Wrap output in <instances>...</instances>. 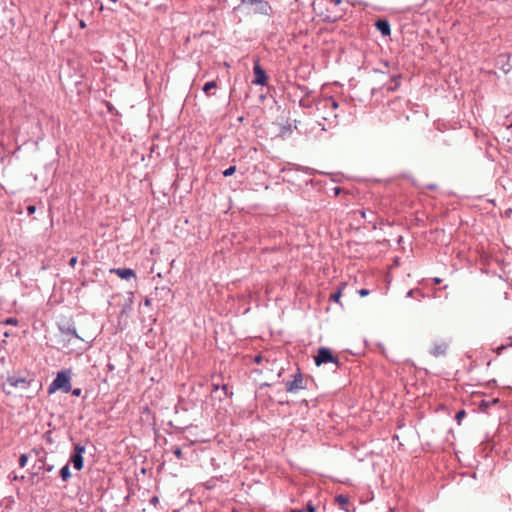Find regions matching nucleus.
I'll return each instance as SVG.
<instances>
[{
  "label": "nucleus",
  "instance_id": "5",
  "mask_svg": "<svg viewBox=\"0 0 512 512\" xmlns=\"http://www.w3.org/2000/svg\"><path fill=\"white\" fill-rule=\"evenodd\" d=\"M253 74H254V79L252 81L253 84L261 85V86L267 85L268 76H267L265 70L260 65L259 59H256L254 61Z\"/></svg>",
  "mask_w": 512,
  "mask_h": 512
},
{
  "label": "nucleus",
  "instance_id": "33",
  "mask_svg": "<svg viewBox=\"0 0 512 512\" xmlns=\"http://www.w3.org/2000/svg\"><path fill=\"white\" fill-rule=\"evenodd\" d=\"M241 3H242V4L250 5V4H253V3H254V0H241Z\"/></svg>",
  "mask_w": 512,
  "mask_h": 512
},
{
  "label": "nucleus",
  "instance_id": "26",
  "mask_svg": "<svg viewBox=\"0 0 512 512\" xmlns=\"http://www.w3.org/2000/svg\"><path fill=\"white\" fill-rule=\"evenodd\" d=\"M304 511H306V512H316V507L311 502H308L307 505H306V509Z\"/></svg>",
  "mask_w": 512,
  "mask_h": 512
},
{
  "label": "nucleus",
  "instance_id": "14",
  "mask_svg": "<svg viewBox=\"0 0 512 512\" xmlns=\"http://www.w3.org/2000/svg\"><path fill=\"white\" fill-rule=\"evenodd\" d=\"M346 284L343 283L340 285V287L337 289V291H335L334 293H332L330 295V301H333V302H336L338 303L340 301V298L342 296V290L345 288Z\"/></svg>",
  "mask_w": 512,
  "mask_h": 512
},
{
  "label": "nucleus",
  "instance_id": "44",
  "mask_svg": "<svg viewBox=\"0 0 512 512\" xmlns=\"http://www.w3.org/2000/svg\"><path fill=\"white\" fill-rule=\"evenodd\" d=\"M508 346H512V342Z\"/></svg>",
  "mask_w": 512,
  "mask_h": 512
},
{
  "label": "nucleus",
  "instance_id": "20",
  "mask_svg": "<svg viewBox=\"0 0 512 512\" xmlns=\"http://www.w3.org/2000/svg\"><path fill=\"white\" fill-rule=\"evenodd\" d=\"M221 390L223 391L225 397L231 398L233 396V392L229 389L228 385H221Z\"/></svg>",
  "mask_w": 512,
  "mask_h": 512
},
{
  "label": "nucleus",
  "instance_id": "15",
  "mask_svg": "<svg viewBox=\"0 0 512 512\" xmlns=\"http://www.w3.org/2000/svg\"><path fill=\"white\" fill-rule=\"evenodd\" d=\"M110 273H115L118 275L121 279H128V268H114L110 269Z\"/></svg>",
  "mask_w": 512,
  "mask_h": 512
},
{
  "label": "nucleus",
  "instance_id": "43",
  "mask_svg": "<svg viewBox=\"0 0 512 512\" xmlns=\"http://www.w3.org/2000/svg\"><path fill=\"white\" fill-rule=\"evenodd\" d=\"M111 2H116L117 0H110Z\"/></svg>",
  "mask_w": 512,
  "mask_h": 512
},
{
  "label": "nucleus",
  "instance_id": "17",
  "mask_svg": "<svg viewBox=\"0 0 512 512\" xmlns=\"http://www.w3.org/2000/svg\"><path fill=\"white\" fill-rule=\"evenodd\" d=\"M60 476H61L63 481H67L71 477V473H70V469H69V465L68 464H66L65 466H63L61 468Z\"/></svg>",
  "mask_w": 512,
  "mask_h": 512
},
{
  "label": "nucleus",
  "instance_id": "22",
  "mask_svg": "<svg viewBox=\"0 0 512 512\" xmlns=\"http://www.w3.org/2000/svg\"><path fill=\"white\" fill-rule=\"evenodd\" d=\"M466 416V412L464 409L462 410H459L456 415H455V419L456 421L458 422V424L461 423V420Z\"/></svg>",
  "mask_w": 512,
  "mask_h": 512
},
{
  "label": "nucleus",
  "instance_id": "25",
  "mask_svg": "<svg viewBox=\"0 0 512 512\" xmlns=\"http://www.w3.org/2000/svg\"><path fill=\"white\" fill-rule=\"evenodd\" d=\"M39 462L41 463V466H39V469H45L47 472L52 471L53 465L46 466L42 460H39Z\"/></svg>",
  "mask_w": 512,
  "mask_h": 512
},
{
  "label": "nucleus",
  "instance_id": "4",
  "mask_svg": "<svg viewBox=\"0 0 512 512\" xmlns=\"http://www.w3.org/2000/svg\"><path fill=\"white\" fill-rule=\"evenodd\" d=\"M293 377V380H288L285 382V388L287 392L296 393L299 390H304L307 388V382L299 370L293 375Z\"/></svg>",
  "mask_w": 512,
  "mask_h": 512
},
{
  "label": "nucleus",
  "instance_id": "1",
  "mask_svg": "<svg viewBox=\"0 0 512 512\" xmlns=\"http://www.w3.org/2000/svg\"><path fill=\"white\" fill-rule=\"evenodd\" d=\"M57 390H61L64 393H68L71 391V383H70V371L63 370L57 373L56 378L52 381V383L48 387V393L52 394Z\"/></svg>",
  "mask_w": 512,
  "mask_h": 512
},
{
  "label": "nucleus",
  "instance_id": "27",
  "mask_svg": "<svg viewBox=\"0 0 512 512\" xmlns=\"http://www.w3.org/2000/svg\"><path fill=\"white\" fill-rule=\"evenodd\" d=\"M35 211H36V206H35V205H29V206L27 207V213H28L29 215L34 214V213H35Z\"/></svg>",
  "mask_w": 512,
  "mask_h": 512
},
{
  "label": "nucleus",
  "instance_id": "11",
  "mask_svg": "<svg viewBox=\"0 0 512 512\" xmlns=\"http://www.w3.org/2000/svg\"><path fill=\"white\" fill-rule=\"evenodd\" d=\"M401 78H402L401 74L393 75L391 77V84H389V85L383 84L382 88H385L387 92L396 91L400 86Z\"/></svg>",
  "mask_w": 512,
  "mask_h": 512
},
{
  "label": "nucleus",
  "instance_id": "32",
  "mask_svg": "<svg viewBox=\"0 0 512 512\" xmlns=\"http://www.w3.org/2000/svg\"><path fill=\"white\" fill-rule=\"evenodd\" d=\"M441 282H442V279H441V278H438V277L433 278V283H434L435 285H438V284H440Z\"/></svg>",
  "mask_w": 512,
  "mask_h": 512
},
{
  "label": "nucleus",
  "instance_id": "3",
  "mask_svg": "<svg viewBox=\"0 0 512 512\" xmlns=\"http://www.w3.org/2000/svg\"><path fill=\"white\" fill-rule=\"evenodd\" d=\"M314 362L316 366H321L327 363H333L336 367H340L341 363L339 358L332 353V351L327 347H319L317 350V354L314 356Z\"/></svg>",
  "mask_w": 512,
  "mask_h": 512
},
{
  "label": "nucleus",
  "instance_id": "24",
  "mask_svg": "<svg viewBox=\"0 0 512 512\" xmlns=\"http://www.w3.org/2000/svg\"><path fill=\"white\" fill-rule=\"evenodd\" d=\"M5 324L7 325H13V326H16L18 324V320L14 317H10V318H7L5 321H4Z\"/></svg>",
  "mask_w": 512,
  "mask_h": 512
},
{
  "label": "nucleus",
  "instance_id": "2",
  "mask_svg": "<svg viewBox=\"0 0 512 512\" xmlns=\"http://www.w3.org/2000/svg\"><path fill=\"white\" fill-rule=\"evenodd\" d=\"M30 385L31 380H28L25 377L13 375L7 378L6 382L3 384L2 389L6 394L10 395L14 393L15 389L26 390L30 387Z\"/></svg>",
  "mask_w": 512,
  "mask_h": 512
},
{
  "label": "nucleus",
  "instance_id": "30",
  "mask_svg": "<svg viewBox=\"0 0 512 512\" xmlns=\"http://www.w3.org/2000/svg\"><path fill=\"white\" fill-rule=\"evenodd\" d=\"M77 263V257H72L69 261V265L74 268Z\"/></svg>",
  "mask_w": 512,
  "mask_h": 512
},
{
  "label": "nucleus",
  "instance_id": "7",
  "mask_svg": "<svg viewBox=\"0 0 512 512\" xmlns=\"http://www.w3.org/2000/svg\"><path fill=\"white\" fill-rule=\"evenodd\" d=\"M496 67L502 70L505 74H508L512 70L510 63V55L508 53H501L496 58Z\"/></svg>",
  "mask_w": 512,
  "mask_h": 512
},
{
  "label": "nucleus",
  "instance_id": "42",
  "mask_svg": "<svg viewBox=\"0 0 512 512\" xmlns=\"http://www.w3.org/2000/svg\"><path fill=\"white\" fill-rule=\"evenodd\" d=\"M12 479H13V480H18V476H17V475H14Z\"/></svg>",
  "mask_w": 512,
  "mask_h": 512
},
{
  "label": "nucleus",
  "instance_id": "39",
  "mask_svg": "<svg viewBox=\"0 0 512 512\" xmlns=\"http://www.w3.org/2000/svg\"><path fill=\"white\" fill-rule=\"evenodd\" d=\"M131 277H135V273H134V271L132 269H130V278Z\"/></svg>",
  "mask_w": 512,
  "mask_h": 512
},
{
  "label": "nucleus",
  "instance_id": "8",
  "mask_svg": "<svg viewBox=\"0 0 512 512\" xmlns=\"http://www.w3.org/2000/svg\"><path fill=\"white\" fill-rule=\"evenodd\" d=\"M449 349V341H439L435 342L433 346L430 349V354L434 357H441L445 356L447 354V351Z\"/></svg>",
  "mask_w": 512,
  "mask_h": 512
},
{
  "label": "nucleus",
  "instance_id": "37",
  "mask_svg": "<svg viewBox=\"0 0 512 512\" xmlns=\"http://www.w3.org/2000/svg\"><path fill=\"white\" fill-rule=\"evenodd\" d=\"M426 1L427 0H421L420 3L418 4V7L421 8L425 4Z\"/></svg>",
  "mask_w": 512,
  "mask_h": 512
},
{
  "label": "nucleus",
  "instance_id": "38",
  "mask_svg": "<svg viewBox=\"0 0 512 512\" xmlns=\"http://www.w3.org/2000/svg\"><path fill=\"white\" fill-rule=\"evenodd\" d=\"M331 1H332L335 5H339V4L342 2V0H331Z\"/></svg>",
  "mask_w": 512,
  "mask_h": 512
},
{
  "label": "nucleus",
  "instance_id": "9",
  "mask_svg": "<svg viewBox=\"0 0 512 512\" xmlns=\"http://www.w3.org/2000/svg\"><path fill=\"white\" fill-rule=\"evenodd\" d=\"M375 27L383 36H389L391 34L390 23L386 18L377 19Z\"/></svg>",
  "mask_w": 512,
  "mask_h": 512
},
{
  "label": "nucleus",
  "instance_id": "45",
  "mask_svg": "<svg viewBox=\"0 0 512 512\" xmlns=\"http://www.w3.org/2000/svg\"><path fill=\"white\" fill-rule=\"evenodd\" d=\"M233 512H236V511H233Z\"/></svg>",
  "mask_w": 512,
  "mask_h": 512
},
{
  "label": "nucleus",
  "instance_id": "18",
  "mask_svg": "<svg viewBox=\"0 0 512 512\" xmlns=\"http://www.w3.org/2000/svg\"><path fill=\"white\" fill-rule=\"evenodd\" d=\"M171 452L178 458V459H182L183 458V452H182V449L179 447V446H172L171 447Z\"/></svg>",
  "mask_w": 512,
  "mask_h": 512
},
{
  "label": "nucleus",
  "instance_id": "10",
  "mask_svg": "<svg viewBox=\"0 0 512 512\" xmlns=\"http://www.w3.org/2000/svg\"><path fill=\"white\" fill-rule=\"evenodd\" d=\"M252 5L255 6V12L261 14L266 15L271 10V6L266 0H254V3Z\"/></svg>",
  "mask_w": 512,
  "mask_h": 512
},
{
  "label": "nucleus",
  "instance_id": "31",
  "mask_svg": "<svg viewBox=\"0 0 512 512\" xmlns=\"http://www.w3.org/2000/svg\"><path fill=\"white\" fill-rule=\"evenodd\" d=\"M212 389H213V391H217V390L221 389V385L212 383Z\"/></svg>",
  "mask_w": 512,
  "mask_h": 512
},
{
  "label": "nucleus",
  "instance_id": "41",
  "mask_svg": "<svg viewBox=\"0 0 512 512\" xmlns=\"http://www.w3.org/2000/svg\"><path fill=\"white\" fill-rule=\"evenodd\" d=\"M374 72H375V73H380L381 75H384V74H385L384 72H381V71H379V70H377V69H374Z\"/></svg>",
  "mask_w": 512,
  "mask_h": 512
},
{
  "label": "nucleus",
  "instance_id": "34",
  "mask_svg": "<svg viewBox=\"0 0 512 512\" xmlns=\"http://www.w3.org/2000/svg\"><path fill=\"white\" fill-rule=\"evenodd\" d=\"M506 347H507L506 345H501V346H499V347L497 348V353H498V354H500V353H501V351H503L504 349H506Z\"/></svg>",
  "mask_w": 512,
  "mask_h": 512
},
{
  "label": "nucleus",
  "instance_id": "12",
  "mask_svg": "<svg viewBox=\"0 0 512 512\" xmlns=\"http://www.w3.org/2000/svg\"><path fill=\"white\" fill-rule=\"evenodd\" d=\"M334 501L336 504L339 505L341 509H343L346 512H349L348 505L350 503V500L347 496L339 494L334 498Z\"/></svg>",
  "mask_w": 512,
  "mask_h": 512
},
{
  "label": "nucleus",
  "instance_id": "6",
  "mask_svg": "<svg viewBox=\"0 0 512 512\" xmlns=\"http://www.w3.org/2000/svg\"><path fill=\"white\" fill-rule=\"evenodd\" d=\"M85 452V447L81 444H76L74 446V453L71 456L70 461L72 462L74 468L76 470H81L83 468V453Z\"/></svg>",
  "mask_w": 512,
  "mask_h": 512
},
{
  "label": "nucleus",
  "instance_id": "36",
  "mask_svg": "<svg viewBox=\"0 0 512 512\" xmlns=\"http://www.w3.org/2000/svg\"><path fill=\"white\" fill-rule=\"evenodd\" d=\"M261 359H262V357L260 355H258L255 357V362L260 363Z\"/></svg>",
  "mask_w": 512,
  "mask_h": 512
},
{
  "label": "nucleus",
  "instance_id": "40",
  "mask_svg": "<svg viewBox=\"0 0 512 512\" xmlns=\"http://www.w3.org/2000/svg\"><path fill=\"white\" fill-rule=\"evenodd\" d=\"M290 512H304V510H300V509H293V510H291Z\"/></svg>",
  "mask_w": 512,
  "mask_h": 512
},
{
  "label": "nucleus",
  "instance_id": "28",
  "mask_svg": "<svg viewBox=\"0 0 512 512\" xmlns=\"http://www.w3.org/2000/svg\"><path fill=\"white\" fill-rule=\"evenodd\" d=\"M73 396L79 397L81 395L82 390L80 388L71 389L70 391Z\"/></svg>",
  "mask_w": 512,
  "mask_h": 512
},
{
  "label": "nucleus",
  "instance_id": "13",
  "mask_svg": "<svg viewBox=\"0 0 512 512\" xmlns=\"http://www.w3.org/2000/svg\"><path fill=\"white\" fill-rule=\"evenodd\" d=\"M320 104L325 109H332L336 110L339 107L338 102L333 97H326L324 98Z\"/></svg>",
  "mask_w": 512,
  "mask_h": 512
},
{
  "label": "nucleus",
  "instance_id": "19",
  "mask_svg": "<svg viewBox=\"0 0 512 512\" xmlns=\"http://www.w3.org/2000/svg\"><path fill=\"white\" fill-rule=\"evenodd\" d=\"M416 296L423 297V294L419 289H411L407 292V297L415 298Z\"/></svg>",
  "mask_w": 512,
  "mask_h": 512
},
{
  "label": "nucleus",
  "instance_id": "35",
  "mask_svg": "<svg viewBox=\"0 0 512 512\" xmlns=\"http://www.w3.org/2000/svg\"><path fill=\"white\" fill-rule=\"evenodd\" d=\"M341 191V188L340 187H335L334 188V192H335V195H338Z\"/></svg>",
  "mask_w": 512,
  "mask_h": 512
},
{
  "label": "nucleus",
  "instance_id": "29",
  "mask_svg": "<svg viewBox=\"0 0 512 512\" xmlns=\"http://www.w3.org/2000/svg\"><path fill=\"white\" fill-rule=\"evenodd\" d=\"M358 293H359V295H360L361 297H364V296H367V295L370 293V291H369L368 289H364V288H363V289H360V290L358 291Z\"/></svg>",
  "mask_w": 512,
  "mask_h": 512
},
{
  "label": "nucleus",
  "instance_id": "21",
  "mask_svg": "<svg viewBox=\"0 0 512 512\" xmlns=\"http://www.w3.org/2000/svg\"><path fill=\"white\" fill-rule=\"evenodd\" d=\"M236 171V166H230L226 170L223 171L224 177L232 176Z\"/></svg>",
  "mask_w": 512,
  "mask_h": 512
},
{
  "label": "nucleus",
  "instance_id": "23",
  "mask_svg": "<svg viewBox=\"0 0 512 512\" xmlns=\"http://www.w3.org/2000/svg\"><path fill=\"white\" fill-rule=\"evenodd\" d=\"M28 461V456L26 454H21L19 457V465L20 467H25Z\"/></svg>",
  "mask_w": 512,
  "mask_h": 512
},
{
  "label": "nucleus",
  "instance_id": "16",
  "mask_svg": "<svg viewBox=\"0 0 512 512\" xmlns=\"http://www.w3.org/2000/svg\"><path fill=\"white\" fill-rule=\"evenodd\" d=\"M217 88V82L216 81H209L204 84L202 91L207 95L210 96V90Z\"/></svg>",
  "mask_w": 512,
  "mask_h": 512
}]
</instances>
